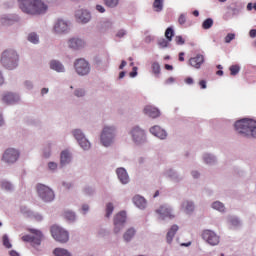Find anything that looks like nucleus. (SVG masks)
<instances>
[{
	"label": "nucleus",
	"mask_w": 256,
	"mask_h": 256,
	"mask_svg": "<svg viewBox=\"0 0 256 256\" xmlns=\"http://www.w3.org/2000/svg\"><path fill=\"white\" fill-rule=\"evenodd\" d=\"M18 3L21 11L27 15H43L49 9L41 0H18Z\"/></svg>",
	"instance_id": "f257e3e1"
},
{
	"label": "nucleus",
	"mask_w": 256,
	"mask_h": 256,
	"mask_svg": "<svg viewBox=\"0 0 256 256\" xmlns=\"http://www.w3.org/2000/svg\"><path fill=\"white\" fill-rule=\"evenodd\" d=\"M237 133L244 137H254L256 139V121L252 119H242L234 125Z\"/></svg>",
	"instance_id": "f03ea898"
},
{
	"label": "nucleus",
	"mask_w": 256,
	"mask_h": 256,
	"mask_svg": "<svg viewBox=\"0 0 256 256\" xmlns=\"http://www.w3.org/2000/svg\"><path fill=\"white\" fill-rule=\"evenodd\" d=\"M0 63L5 69L13 70L17 67V63H19V55L14 50H5L2 53Z\"/></svg>",
	"instance_id": "7ed1b4c3"
},
{
	"label": "nucleus",
	"mask_w": 256,
	"mask_h": 256,
	"mask_svg": "<svg viewBox=\"0 0 256 256\" xmlns=\"http://www.w3.org/2000/svg\"><path fill=\"white\" fill-rule=\"evenodd\" d=\"M28 231L31 233V235L22 236V241L25 243H30L32 247H39V245H41V241H43L45 237L43 236V232L33 228H29Z\"/></svg>",
	"instance_id": "20e7f679"
},
{
	"label": "nucleus",
	"mask_w": 256,
	"mask_h": 256,
	"mask_svg": "<svg viewBox=\"0 0 256 256\" xmlns=\"http://www.w3.org/2000/svg\"><path fill=\"white\" fill-rule=\"evenodd\" d=\"M36 189L39 197H41V199L46 203H49L53 201V199H55V193L48 186L43 184H38Z\"/></svg>",
	"instance_id": "39448f33"
},
{
	"label": "nucleus",
	"mask_w": 256,
	"mask_h": 256,
	"mask_svg": "<svg viewBox=\"0 0 256 256\" xmlns=\"http://www.w3.org/2000/svg\"><path fill=\"white\" fill-rule=\"evenodd\" d=\"M51 235L58 243H67L69 241V232L59 226L51 227Z\"/></svg>",
	"instance_id": "423d86ee"
},
{
	"label": "nucleus",
	"mask_w": 256,
	"mask_h": 256,
	"mask_svg": "<svg viewBox=\"0 0 256 256\" xmlns=\"http://www.w3.org/2000/svg\"><path fill=\"white\" fill-rule=\"evenodd\" d=\"M115 137V129L113 127H105L101 134V143L104 147H109L113 143Z\"/></svg>",
	"instance_id": "0eeeda50"
},
{
	"label": "nucleus",
	"mask_w": 256,
	"mask_h": 256,
	"mask_svg": "<svg viewBox=\"0 0 256 256\" xmlns=\"http://www.w3.org/2000/svg\"><path fill=\"white\" fill-rule=\"evenodd\" d=\"M19 156H20L19 150L15 149V148H8L5 150V152L2 156V161H4V163H8V164L17 163Z\"/></svg>",
	"instance_id": "6e6552de"
},
{
	"label": "nucleus",
	"mask_w": 256,
	"mask_h": 256,
	"mask_svg": "<svg viewBox=\"0 0 256 256\" xmlns=\"http://www.w3.org/2000/svg\"><path fill=\"white\" fill-rule=\"evenodd\" d=\"M127 221V212L121 211L114 216V233H121L125 222Z\"/></svg>",
	"instance_id": "1a4fd4ad"
},
{
	"label": "nucleus",
	"mask_w": 256,
	"mask_h": 256,
	"mask_svg": "<svg viewBox=\"0 0 256 256\" xmlns=\"http://www.w3.org/2000/svg\"><path fill=\"white\" fill-rule=\"evenodd\" d=\"M73 136L78 141L80 147L84 149V151H87L88 149H91V143L88 142L87 138H85V135L81 130L76 129L73 131Z\"/></svg>",
	"instance_id": "9d476101"
},
{
	"label": "nucleus",
	"mask_w": 256,
	"mask_h": 256,
	"mask_svg": "<svg viewBox=\"0 0 256 256\" xmlns=\"http://www.w3.org/2000/svg\"><path fill=\"white\" fill-rule=\"evenodd\" d=\"M74 67L78 75H88L89 71H91V68L89 67V62L81 58L76 60Z\"/></svg>",
	"instance_id": "9b49d317"
},
{
	"label": "nucleus",
	"mask_w": 256,
	"mask_h": 256,
	"mask_svg": "<svg viewBox=\"0 0 256 256\" xmlns=\"http://www.w3.org/2000/svg\"><path fill=\"white\" fill-rule=\"evenodd\" d=\"M202 239H204V241L209 245H219V236L211 230H204L202 233Z\"/></svg>",
	"instance_id": "f8f14e48"
},
{
	"label": "nucleus",
	"mask_w": 256,
	"mask_h": 256,
	"mask_svg": "<svg viewBox=\"0 0 256 256\" xmlns=\"http://www.w3.org/2000/svg\"><path fill=\"white\" fill-rule=\"evenodd\" d=\"M156 213L162 221H165V219H175V215H173L171 208L167 205L160 206L159 209H156Z\"/></svg>",
	"instance_id": "ddd939ff"
},
{
	"label": "nucleus",
	"mask_w": 256,
	"mask_h": 256,
	"mask_svg": "<svg viewBox=\"0 0 256 256\" xmlns=\"http://www.w3.org/2000/svg\"><path fill=\"white\" fill-rule=\"evenodd\" d=\"M54 33L57 35L69 33V24L63 19H58L54 24Z\"/></svg>",
	"instance_id": "4468645a"
},
{
	"label": "nucleus",
	"mask_w": 256,
	"mask_h": 256,
	"mask_svg": "<svg viewBox=\"0 0 256 256\" xmlns=\"http://www.w3.org/2000/svg\"><path fill=\"white\" fill-rule=\"evenodd\" d=\"M205 63V56L198 54L195 57L189 59V65L194 69H201V65Z\"/></svg>",
	"instance_id": "2eb2a0df"
},
{
	"label": "nucleus",
	"mask_w": 256,
	"mask_h": 256,
	"mask_svg": "<svg viewBox=\"0 0 256 256\" xmlns=\"http://www.w3.org/2000/svg\"><path fill=\"white\" fill-rule=\"evenodd\" d=\"M131 134H132V138L136 143H141V141H145V131H143L141 128L134 127L132 129Z\"/></svg>",
	"instance_id": "dca6fc26"
},
{
	"label": "nucleus",
	"mask_w": 256,
	"mask_h": 256,
	"mask_svg": "<svg viewBox=\"0 0 256 256\" xmlns=\"http://www.w3.org/2000/svg\"><path fill=\"white\" fill-rule=\"evenodd\" d=\"M19 101V96L17 94L7 92L2 95V102L6 105H13V103H17Z\"/></svg>",
	"instance_id": "f3484780"
},
{
	"label": "nucleus",
	"mask_w": 256,
	"mask_h": 256,
	"mask_svg": "<svg viewBox=\"0 0 256 256\" xmlns=\"http://www.w3.org/2000/svg\"><path fill=\"white\" fill-rule=\"evenodd\" d=\"M145 115H148V117H151L152 119H157V117H160L161 112L159 109H157L154 106L147 105L143 110Z\"/></svg>",
	"instance_id": "a211bd4d"
},
{
	"label": "nucleus",
	"mask_w": 256,
	"mask_h": 256,
	"mask_svg": "<svg viewBox=\"0 0 256 256\" xmlns=\"http://www.w3.org/2000/svg\"><path fill=\"white\" fill-rule=\"evenodd\" d=\"M75 15L80 23H89L91 21V14L87 10H78Z\"/></svg>",
	"instance_id": "6ab92c4d"
},
{
	"label": "nucleus",
	"mask_w": 256,
	"mask_h": 256,
	"mask_svg": "<svg viewBox=\"0 0 256 256\" xmlns=\"http://www.w3.org/2000/svg\"><path fill=\"white\" fill-rule=\"evenodd\" d=\"M150 133L154 135L155 137H158V139H166L167 132L163 129H161L159 126H153L150 128Z\"/></svg>",
	"instance_id": "aec40b11"
},
{
	"label": "nucleus",
	"mask_w": 256,
	"mask_h": 256,
	"mask_svg": "<svg viewBox=\"0 0 256 256\" xmlns=\"http://www.w3.org/2000/svg\"><path fill=\"white\" fill-rule=\"evenodd\" d=\"M117 176L119 181L123 183V185H126V183H129V175L127 174V170L124 168H118L116 170Z\"/></svg>",
	"instance_id": "412c9836"
},
{
	"label": "nucleus",
	"mask_w": 256,
	"mask_h": 256,
	"mask_svg": "<svg viewBox=\"0 0 256 256\" xmlns=\"http://www.w3.org/2000/svg\"><path fill=\"white\" fill-rule=\"evenodd\" d=\"M133 203L138 207V209H145L147 207V200H145L142 196L136 195L133 197Z\"/></svg>",
	"instance_id": "4be33fe9"
},
{
	"label": "nucleus",
	"mask_w": 256,
	"mask_h": 256,
	"mask_svg": "<svg viewBox=\"0 0 256 256\" xmlns=\"http://www.w3.org/2000/svg\"><path fill=\"white\" fill-rule=\"evenodd\" d=\"M83 45H85V43L79 38H72L68 41V46L70 49H81Z\"/></svg>",
	"instance_id": "5701e85b"
},
{
	"label": "nucleus",
	"mask_w": 256,
	"mask_h": 256,
	"mask_svg": "<svg viewBox=\"0 0 256 256\" xmlns=\"http://www.w3.org/2000/svg\"><path fill=\"white\" fill-rule=\"evenodd\" d=\"M71 162V153L69 151L64 150L60 155V163L61 165H67V163Z\"/></svg>",
	"instance_id": "b1692460"
},
{
	"label": "nucleus",
	"mask_w": 256,
	"mask_h": 256,
	"mask_svg": "<svg viewBox=\"0 0 256 256\" xmlns=\"http://www.w3.org/2000/svg\"><path fill=\"white\" fill-rule=\"evenodd\" d=\"M177 231H179V226H177V225H173L169 229V231L166 235L167 243H171V241H173V237H175Z\"/></svg>",
	"instance_id": "393cba45"
},
{
	"label": "nucleus",
	"mask_w": 256,
	"mask_h": 256,
	"mask_svg": "<svg viewBox=\"0 0 256 256\" xmlns=\"http://www.w3.org/2000/svg\"><path fill=\"white\" fill-rule=\"evenodd\" d=\"M50 69H53L58 73H63L65 71V67H63V64L56 60L50 62Z\"/></svg>",
	"instance_id": "a878e982"
},
{
	"label": "nucleus",
	"mask_w": 256,
	"mask_h": 256,
	"mask_svg": "<svg viewBox=\"0 0 256 256\" xmlns=\"http://www.w3.org/2000/svg\"><path fill=\"white\" fill-rule=\"evenodd\" d=\"M182 208L187 214L193 213V211H195V205L193 204V202L190 201H184L182 204Z\"/></svg>",
	"instance_id": "bb28decb"
},
{
	"label": "nucleus",
	"mask_w": 256,
	"mask_h": 256,
	"mask_svg": "<svg viewBox=\"0 0 256 256\" xmlns=\"http://www.w3.org/2000/svg\"><path fill=\"white\" fill-rule=\"evenodd\" d=\"M135 233V228L128 229L123 235L124 241H126V243H129V241H131L135 237Z\"/></svg>",
	"instance_id": "cd10ccee"
},
{
	"label": "nucleus",
	"mask_w": 256,
	"mask_h": 256,
	"mask_svg": "<svg viewBox=\"0 0 256 256\" xmlns=\"http://www.w3.org/2000/svg\"><path fill=\"white\" fill-rule=\"evenodd\" d=\"M153 9L156 13H161L163 11V0H154Z\"/></svg>",
	"instance_id": "c85d7f7f"
},
{
	"label": "nucleus",
	"mask_w": 256,
	"mask_h": 256,
	"mask_svg": "<svg viewBox=\"0 0 256 256\" xmlns=\"http://www.w3.org/2000/svg\"><path fill=\"white\" fill-rule=\"evenodd\" d=\"M151 68H152V73H154L156 77H159L161 73V65H159V62H153Z\"/></svg>",
	"instance_id": "c756f323"
},
{
	"label": "nucleus",
	"mask_w": 256,
	"mask_h": 256,
	"mask_svg": "<svg viewBox=\"0 0 256 256\" xmlns=\"http://www.w3.org/2000/svg\"><path fill=\"white\" fill-rule=\"evenodd\" d=\"M54 255L55 256H71V253L63 248H56L54 249Z\"/></svg>",
	"instance_id": "7c9ffc66"
},
{
	"label": "nucleus",
	"mask_w": 256,
	"mask_h": 256,
	"mask_svg": "<svg viewBox=\"0 0 256 256\" xmlns=\"http://www.w3.org/2000/svg\"><path fill=\"white\" fill-rule=\"evenodd\" d=\"M175 35V31L173 30L172 27H169L166 29L165 31V37L168 41H172L173 40V37Z\"/></svg>",
	"instance_id": "2f4dec72"
},
{
	"label": "nucleus",
	"mask_w": 256,
	"mask_h": 256,
	"mask_svg": "<svg viewBox=\"0 0 256 256\" xmlns=\"http://www.w3.org/2000/svg\"><path fill=\"white\" fill-rule=\"evenodd\" d=\"M212 209H216V211L223 212L225 211V205L223 203L216 201L212 204Z\"/></svg>",
	"instance_id": "473e14b6"
},
{
	"label": "nucleus",
	"mask_w": 256,
	"mask_h": 256,
	"mask_svg": "<svg viewBox=\"0 0 256 256\" xmlns=\"http://www.w3.org/2000/svg\"><path fill=\"white\" fill-rule=\"evenodd\" d=\"M212 27H213V19H211V18H207L202 23V28H204V29H211Z\"/></svg>",
	"instance_id": "72a5a7b5"
},
{
	"label": "nucleus",
	"mask_w": 256,
	"mask_h": 256,
	"mask_svg": "<svg viewBox=\"0 0 256 256\" xmlns=\"http://www.w3.org/2000/svg\"><path fill=\"white\" fill-rule=\"evenodd\" d=\"M229 71L232 76H235L241 71V67H239V65H232L230 66Z\"/></svg>",
	"instance_id": "f704fd0d"
},
{
	"label": "nucleus",
	"mask_w": 256,
	"mask_h": 256,
	"mask_svg": "<svg viewBox=\"0 0 256 256\" xmlns=\"http://www.w3.org/2000/svg\"><path fill=\"white\" fill-rule=\"evenodd\" d=\"M114 210H115V207L113 206V203H108L106 205V217H111Z\"/></svg>",
	"instance_id": "c9c22d12"
},
{
	"label": "nucleus",
	"mask_w": 256,
	"mask_h": 256,
	"mask_svg": "<svg viewBox=\"0 0 256 256\" xmlns=\"http://www.w3.org/2000/svg\"><path fill=\"white\" fill-rule=\"evenodd\" d=\"M171 41H169V40H166V39H164V38H161V39H159L158 40V45H159V47H161V49H165V47H168L169 46V43H170Z\"/></svg>",
	"instance_id": "e433bc0d"
},
{
	"label": "nucleus",
	"mask_w": 256,
	"mask_h": 256,
	"mask_svg": "<svg viewBox=\"0 0 256 256\" xmlns=\"http://www.w3.org/2000/svg\"><path fill=\"white\" fill-rule=\"evenodd\" d=\"M28 41H30V43H39V36H37L35 33H30L28 35Z\"/></svg>",
	"instance_id": "4c0bfd02"
},
{
	"label": "nucleus",
	"mask_w": 256,
	"mask_h": 256,
	"mask_svg": "<svg viewBox=\"0 0 256 256\" xmlns=\"http://www.w3.org/2000/svg\"><path fill=\"white\" fill-rule=\"evenodd\" d=\"M2 241H3V245H4V247H6V249H11L12 245H11V242L9 241V236L4 235L2 238Z\"/></svg>",
	"instance_id": "58836bf2"
},
{
	"label": "nucleus",
	"mask_w": 256,
	"mask_h": 256,
	"mask_svg": "<svg viewBox=\"0 0 256 256\" xmlns=\"http://www.w3.org/2000/svg\"><path fill=\"white\" fill-rule=\"evenodd\" d=\"M204 161L207 165H211V163H215V157L211 156V154H206L204 156Z\"/></svg>",
	"instance_id": "ea45409f"
},
{
	"label": "nucleus",
	"mask_w": 256,
	"mask_h": 256,
	"mask_svg": "<svg viewBox=\"0 0 256 256\" xmlns=\"http://www.w3.org/2000/svg\"><path fill=\"white\" fill-rule=\"evenodd\" d=\"M1 187L2 189H5V191H11V189H13V185L8 181H3Z\"/></svg>",
	"instance_id": "a19ab883"
},
{
	"label": "nucleus",
	"mask_w": 256,
	"mask_h": 256,
	"mask_svg": "<svg viewBox=\"0 0 256 256\" xmlns=\"http://www.w3.org/2000/svg\"><path fill=\"white\" fill-rule=\"evenodd\" d=\"M64 217L67 219V221H73L75 219V213L67 211L64 213Z\"/></svg>",
	"instance_id": "79ce46f5"
},
{
	"label": "nucleus",
	"mask_w": 256,
	"mask_h": 256,
	"mask_svg": "<svg viewBox=\"0 0 256 256\" xmlns=\"http://www.w3.org/2000/svg\"><path fill=\"white\" fill-rule=\"evenodd\" d=\"M118 4L119 0H105V5H107V7H117Z\"/></svg>",
	"instance_id": "37998d69"
},
{
	"label": "nucleus",
	"mask_w": 256,
	"mask_h": 256,
	"mask_svg": "<svg viewBox=\"0 0 256 256\" xmlns=\"http://www.w3.org/2000/svg\"><path fill=\"white\" fill-rule=\"evenodd\" d=\"M179 25H185L187 23V16L185 14H181L178 18Z\"/></svg>",
	"instance_id": "c03bdc74"
},
{
	"label": "nucleus",
	"mask_w": 256,
	"mask_h": 256,
	"mask_svg": "<svg viewBox=\"0 0 256 256\" xmlns=\"http://www.w3.org/2000/svg\"><path fill=\"white\" fill-rule=\"evenodd\" d=\"M233 39H235V34L234 33H229L224 38V41H225V43H230V42L233 41Z\"/></svg>",
	"instance_id": "a18cd8bd"
},
{
	"label": "nucleus",
	"mask_w": 256,
	"mask_h": 256,
	"mask_svg": "<svg viewBox=\"0 0 256 256\" xmlns=\"http://www.w3.org/2000/svg\"><path fill=\"white\" fill-rule=\"evenodd\" d=\"M175 43L176 45H185V39H183V36H176Z\"/></svg>",
	"instance_id": "49530a36"
},
{
	"label": "nucleus",
	"mask_w": 256,
	"mask_h": 256,
	"mask_svg": "<svg viewBox=\"0 0 256 256\" xmlns=\"http://www.w3.org/2000/svg\"><path fill=\"white\" fill-rule=\"evenodd\" d=\"M74 95H75L76 97H83V96L85 95V90H83V89H77V90H75Z\"/></svg>",
	"instance_id": "de8ad7c7"
},
{
	"label": "nucleus",
	"mask_w": 256,
	"mask_h": 256,
	"mask_svg": "<svg viewBox=\"0 0 256 256\" xmlns=\"http://www.w3.org/2000/svg\"><path fill=\"white\" fill-rule=\"evenodd\" d=\"M1 23L2 25H12L13 21L11 19L2 18Z\"/></svg>",
	"instance_id": "09e8293b"
},
{
	"label": "nucleus",
	"mask_w": 256,
	"mask_h": 256,
	"mask_svg": "<svg viewBox=\"0 0 256 256\" xmlns=\"http://www.w3.org/2000/svg\"><path fill=\"white\" fill-rule=\"evenodd\" d=\"M48 167H49L50 171H55V169H57V163L50 162V163H48Z\"/></svg>",
	"instance_id": "8fccbe9b"
},
{
	"label": "nucleus",
	"mask_w": 256,
	"mask_h": 256,
	"mask_svg": "<svg viewBox=\"0 0 256 256\" xmlns=\"http://www.w3.org/2000/svg\"><path fill=\"white\" fill-rule=\"evenodd\" d=\"M125 35H127V32H125V30H119L116 34V37H125Z\"/></svg>",
	"instance_id": "3c124183"
},
{
	"label": "nucleus",
	"mask_w": 256,
	"mask_h": 256,
	"mask_svg": "<svg viewBox=\"0 0 256 256\" xmlns=\"http://www.w3.org/2000/svg\"><path fill=\"white\" fill-rule=\"evenodd\" d=\"M199 85H200L201 89H207V81L201 80L199 82Z\"/></svg>",
	"instance_id": "603ef678"
},
{
	"label": "nucleus",
	"mask_w": 256,
	"mask_h": 256,
	"mask_svg": "<svg viewBox=\"0 0 256 256\" xmlns=\"http://www.w3.org/2000/svg\"><path fill=\"white\" fill-rule=\"evenodd\" d=\"M185 83H186L187 85H193L194 80H193V78H191V77H187V78L185 79Z\"/></svg>",
	"instance_id": "864d4df0"
},
{
	"label": "nucleus",
	"mask_w": 256,
	"mask_h": 256,
	"mask_svg": "<svg viewBox=\"0 0 256 256\" xmlns=\"http://www.w3.org/2000/svg\"><path fill=\"white\" fill-rule=\"evenodd\" d=\"M96 9H97V11H99V13H105V8L101 5H97Z\"/></svg>",
	"instance_id": "5fc2aeb1"
},
{
	"label": "nucleus",
	"mask_w": 256,
	"mask_h": 256,
	"mask_svg": "<svg viewBox=\"0 0 256 256\" xmlns=\"http://www.w3.org/2000/svg\"><path fill=\"white\" fill-rule=\"evenodd\" d=\"M171 83H175V78L170 77L166 80V85H171Z\"/></svg>",
	"instance_id": "6e6d98bb"
},
{
	"label": "nucleus",
	"mask_w": 256,
	"mask_h": 256,
	"mask_svg": "<svg viewBox=\"0 0 256 256\" xmlns=\"http://www.w3.org/2000/svg\"><path fill=\"white\" fill-rule=\"evenodd\" d=\"M130 77H137V67L133 68V71L130 73Z\"/></svg>",
	"instance_id": "4d7b16f0"
},
{
	"label": "nucleus",
	"mask_w": 256,
	"mask_h": 256,
	"mask_svg": "<svg viewBox=\"0 0 256 256\" xmlns=\"http://www.w3.org/2000/svg\"><path fill=\"white\" fill-rule=\"evenodd\" d=\"M249 35L252 37V39H254V37H256V29L250 30Z\"/></svg>",
	"instance_id": "13d9d810"
},
{
	"label": "nucleus",
	"mask_w": 256,
	"mask_h": 256,
	"mask_svg": "<svg viewBox=\"0 0 256 256\" xmlns=\"http://www.w3.org/2000/svg\"><path fill=\"white\" fill-rule=\"evenodd\" d=\"M179 61H185V53L184 52H180L179 53Z\"/></svg>",
	"instance_id": "bf43d9fd"
},
{
	"label": "nucleus",
	"mask_w": 256,
	"mask_h": 256,
	"mask_svg": "<svg viewBox=\"0 0 256 256\" xmlns=\"http://www.w3.org/2000/svg\"><path fill=\"white\" fill-rule=\"evenodd\" d=\"M82 210L84 211V213H87V211H89V205L84 204V205L82 206Z\"/></svg>",
	"instance_id": "052dcab7"
},
{
	"label": "nucleus",
	"mask_w": 256,
	"mask_h": 256,
	"mask_svg": "<svg viewBox=\"0 0 256 256\" xmlns=\"http://www.w3.org/2000/svg\"><path fill=\"white\" fill-rule=\"evenodd\" d=\"M47 93H49V88H43L41 90V95H47Z\"/></svg>",
	"instance_id": "680f3d73"
},
{
	"label": "nucleus",
	"mask_w": 256,
	"mask_h": 256,
	"mask_svg": "<svg viewBox=\"0 0 256 256\" xmlns=\"http://www.w3.org/2000/svg\"><path fill=\"white\" fill-rule=\"evenodd\" d=\"M165 69L167 70V71H173V66H171V65H169V64H165Z\"/></svg>",
	"instance_id": "e2e57ef3"
},
{
	"label": "nucleus",
	"mask_w": 256,
	"mask_h": 256,
	"mask_svg": "<svg viewBox=\"0 0 256 256\" xmlns=\"http://www.w3.org/2000/svg\"><path fill=\"white\" fill-rule=\"evenodd\" d=\"M127 65V62L123 60L119 66V69H124V67Z\"/></svg>",
	"instance_id": "0e129e2a"
},
{
	"label": "nucleus",
	"mask_w": 256,
	"mask_h": 256,
	"mask_svg": "<svg viewBox=\"0 0 256 256\" xmlns=\"http://www.w3.org/2000/svg\"><path fill=\"white\" fill-rule=\"evenodd\" d=\"M192 177H194V179H197L199 177V172L193 171L192 172Z\"/></svg>",
	"instance_id": "69168bd1"
},
{
	"label": "nucleus",
	"mask_w": 256,
	"mask_h": 256,
	"mask_svg": "<svg viewBox=\"0 0 256 256\" xmlns=\"http://www.w3.org/2000/svg\"><path fill=\"white\" fill-rule=\"evenodd\" d=\"M63 185L65 186L66 189H71V187H73V185L69 183H63Z\"/></svg>",
	"instance_id": "338daca9"
},
{
	"label": "nucleus",
	"mask_w": 256,
	"mask_h": 256,
	"mask_svg": "<svg viewBox=\"0 0 256 256\" xmlns=\"http://www.w3.org/2000/svg\"><path fill=\"white\" fill-rule=\"evenodd\" d=\"M253 9V3H248L247 10L251 11Z\"/></svg>",
	"instance_id": "774afa93"
}]
</instances>
